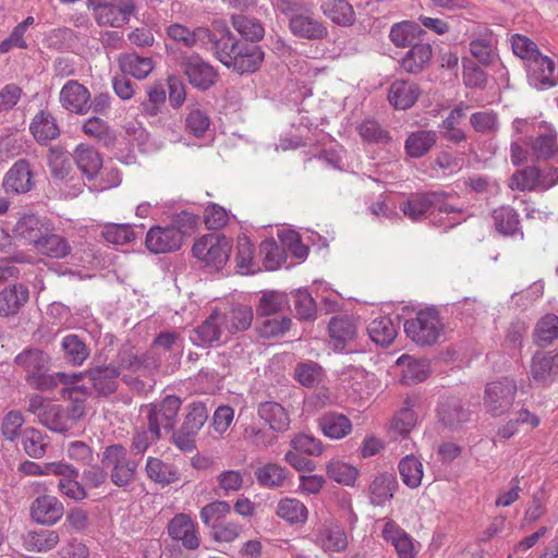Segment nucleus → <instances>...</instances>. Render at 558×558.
<instances>
[{
	"instance_id": "nucleus-1",
	"label": "nucleus",
	"mask_w": 558,
	"mask_h": 558,
	"mask_svg": "<svg viewBox=\"0 0 558 558\" xmlns=\"http://www.w3.org/2000/svg\"><path fill=\"white\" fill-rule=\"evenodd\" d=\"M14 363L26 372L27 384L36 390H51L59 384H74L80 378V375L63 372L47 374L50 357L39 349L22 351L15 356Z\"/></svg>"
},
{
	"instance_id": "nucleus-10",
	"label": "nucleus",
	"mask_w": 558,
	"mask_h": 558,
	"mask_svg": "<svg viewBox=\"0 0 558 558\" xmlns=\"http://www.w3.org/2000/svg\"><path fill=\"white\" fill-rule=\"evenodd\" d=\"M181 66L189 82L199 89H208L216 81L217 73L215 69L198 54L183 58Z\"/></svg>"
},
{
	"instance_id": "nucleus-12",
	"label": "nucleus",
	"mask_w": 558,
	"mask_h": 558,
	"mask_svg": "<svg viewBox=\"0 0 558 558\" xmlns=\"http://www.w3.org/2000/svg\"><path fill=\"white\" fill-rule=\"evenodd\" d=\"M64 513L63 504L52 495L37 497L31 506V515L39 524L53 525Z\"/></svg>"
},
{
	"instance_id": "nucleus-41",
	"label": "nucleus",
	"mask_w": 558,
	"mask_h": 558,
	"mask_svg": "<svg viewBox=\"0 0 558 558\" xmlns=\"http://www.w3.org/2000/svg\"><path fill=\"white\" fill-rule=\"evenodd\" d=\"M323 13L333 23L350 26L355 21L352 5L347 0H331L322 4Z\"/></svg>"
},
{
	"instance_id": "nucleus-64",
	"label": "nucleus",
	"mask_w": 558,
	"mask_h": 558,
	"mask_svg": "<svg viewBox=\"0 0 558 558\" xmlns=\"http://www.w3.org/2000/svg\"><path fill=\"white\" fill-rule=\"evenodd\" d=\"M511 47L513 53L525 60L526 64L541 54L537 45L524 35H512Z\"/></svg>"
},
{
	"instance_id": "nucleus-27",
	"label": "nucleus",
	"mask_w": 558,
	"mask_h": 558,
	"mask_svg": "<svg viewBox=\"0 0 558 558\" xmlns=\"http://www.w3.org/2000/svg\"><path fill=\"white\" fill-rule=\"evenodd\" d=\"M220 314H211L202 325L193 330L191 341L198 347H208L219 341L222 335Z\"/></svg>"
},
{
	"instance_id": "nucleus-3",
	"label": "nucleus",
	"mask_w": 558,
	"mask_h": 558,
	"mask_svg": "<svg viewBox=\"0 0 558 558\" xmlns=\"http://www.w3.org/2000/svg\"><path fill=\"white\" fill-rule=\"evenodd\" d=\"M101 464L109 470L111 482L121 488H128L136 478L138 463L129 457L122 445H110L105 448Z\"/></svg>"
},
{
	"instance_id": "nucleus-18",
	"label": "nucleus",
	"mask_w": 558,
	"mask_h": 558,
	"mask_svg": "<svg viewBox=\"0 0 558 558\" xmlns=\"http://www.w3.org/2000/svg\"><path fill=\"white\" fill-rule=\"evenodd\" d=\"M169 535L190 550H194L199 546L196 526L191 518L186 514H177L168 524Z\"/></svg>"
},
{
	"instance_id": "nucleus-29",
	"label": "nucleus",
	"mask_w": 558,
	"mask_h": 558,
	"mask_svg": "<svg viewBox=\"0 0 558 558\" xmlns=\"http://www.w3.org/2000/svg\"><path fill=\"white\" fill-rule=\"evenodd\" d=\"M223 328L233 333L243 331L251 327L253 320V310L245 304H234L229 312L220 315Z\"/></svg>"
},
{
	"instance_id": "nucleus-62",
	"label": "nucleus",
	"mask_w": 558,
	"mask_h": 558,
	"mask_svg": "<svg viewBox=\"0 0 558 558\" xmlns=\"http://www.w3.org/2000/svg\"><path fill=\"white\" fill-rule=\"evenodd\" d=\"M326 471L329 478L347 486L353 485L357 476V470L342 461L329 462Z\"/></svg>"
},
{
	"instance_id": "nucleus-55",
	"label": "nucleus",
	"mask_w": 558,
	"mask_h": 558,
	"mask_svg": "<svg viewBox=\"0 0 558 558\" xmlns=\"http://www.w3.org/2000/svg\"><path fill=\"white\" fill-rule=\"evenodd\" d=\"M495 227L498 232L513 235L519 231V215L509 206H501L493 211Z\"/></svg>"
},
{
	"instance_id": "nucleus-21",
	"label": "nucleus",
	"mask_w": 558,
	"mask_h": 558,
	"mask_svg": "<svg viewBox=\"0 0 558 558\" xmlns=\"http://www.w3.org/2000/svg\"><path fill=\"white\" fill-rule=\"evenodd\" d=\"M442 193L430 192L412 195L400 205V210L413 221L421 220L426 213L440 203Z\"/></svg>"
},
{
	"instance_id": "nucleus-9",
	"label": "nucleus",
	"mask_w": 558,
	"mask_h": 558,
	"mask_svg": "<svg viewBox=\"0 0 558 558\" xmlns=\"http://www.w3.org/2000/svg\"><path fill=\"white\" fill-rule=\"evenodd\" d=\"M183 244V231L175 227H151L145 239L147 250L154 254H165L179 250Z\"/></svg>"
},
{
	"instance_id": "nucleus-5",
	"label": "nucleus",
	"mask_w": 558,
	"mask_h": 558,
	"mask_svg": "<svg viewBox=\"0 0 558 558\" xmlns=\"http://www.w3.org/2000/svg\"><path fill=\"white\" fill-rule=\"evenodd\" d=\"M231 248L232 244L227 236L210 233L198 239L192 252L205 266L219 270L229 260Z\"/></svg>"
},
{
	"instance_id": "nucleus-60",
	"label": "nucleus",
	"mask_w": 558,
	"mask_h": 558,
	"mask_svg": "<svg viewBox=\"0 0 558 558\" xmlns=\"http://www.w3.org/2000/svg\"><path fill=\"white\" fill-rule=\"evenodd\" d=\"M208 420V409L201 401H195L186 407V413L182 426L196 434L202 429Z\"/></svg>"
},
{
	"instance_id": "nucleus-44",
	"label": "nucleus",
	"mask_w": 558,
	"mask_h": 558,
	"mask_svg": "<svg viewBox=\"0 0 558 558\" xmlns=\"http://www.w3.org/2000/svg\"><path fill=\"white\" fill-rule=\"evenodd\" d=\"M288 475V469L277 463H267L255 471L257 483L267 488L283 486Z\"/></svg>"
},
{
	"instance_id": "nucleus-15",
	"label": "nucleus",
	"mask_w": 558,
	"mask_h": 558,
	"mask_svg": "<svg viewBox=\"0 0 558 558\" xmlns=\"http://www.w3.org/2000/svg\"><path fill=\"white\" fill-rule=\"evenodd\" d=\"M315 542L326 553H338L347 548L348 536L340 524L326 520L318 529Z\"/></svg>"
},
{
	"instance_id": "nucleus-50",
	"label": "nucleus",
	"mask_w": 558,
	"mask_h": 558,
	"mask_svg": "<svg viewBox=\"0 0 558 558\" xmlns=\"http://www.w3.org/2000/svg\"><path fill=\"white\" fill-rule=\"evenodd\" d=\"M288 305L287 295L277 291L264 292L256 307L258 318L269 317L281 312Z\"/></svg>"
},
{
	"instance_id": "nucleus-24",
	"label": "nucleus",
	"mask_w": 558,
	"mask_h": 558,
	"mask_svg": "<svg viewBox=\"0 0 558 558\" xmlns=\"http://www.w3.org/2000/svg\"><path fill=\"white\" fill-rule=\"evenodd\" d=\"M257 414L274 432L283 433L289 429L290 416L278 402L266 401L259 403Z\"/></svg>"
},
{
	"instance_id": "nucleus-48",
	"label": "nucleus",
	"mask_w": 558,
	"mask_h": 558,
	"mask_svg": "<svg viewBox=\"0 0 558 558\" xmlns=\"http://www.w3.org/2000/svg\"><path fill=\"white\" fill-rule=\"evenodd\" d=\"M399 473L408 487L416 488L423 478V464L413 454L407 456L399 462Z\"/></svg>"
},
{
	"instance_id": "nucleus-40",
	"label": "nucleus",
	"mask_w": 558,
	"mask_h": 558,
	"mask_svg": "<svg viewBox=\"0 0 558 558\" xmlns=\"http://www.w3.org/2000/svg\"><path fill=\"white\" fill-rule=\"evenodd\" d=\"M74 159L78 169L88 180H93L102 166L100 155L89 146L80 145L75 149Z\"/></svg>"
},
{
	"instance_id": "nucleus-6",
	"label": "nucleus",
	"mask_w": 558,
	"mask_h": 558,
	"mask_svg": "<svg viewBox=\"0 0 558 558\" xmlns=\"http://www.w3.org/2000/svg\"><path fill=\"white\" fill-rule=\"evenodd\" d=\"M181 399L169 395L160 402L147 404L144 407V412L147 417V426L158 436L161 430L172 432L175 424L179 410L181 408Z\"/></svg>"
},
{
	"instance_id": "nucleus-34",
	"label": "nucleus",
	"mask_w": 558,
	"mask_h": 558,
	"mask_svg": "<svg viewBox=\"0 0 558 558\" xmlns=\"http://www.w3.org/2000/svg\"><path fill=\"white\" fill-rule=\"evenodd\" d=\"M437 142L435 131L420 130L411 133L404 144L407 154L412 158L426 155Z\"/></svg>"
},
{
	"instance_id": "nucleus-28",
	"label": "nucleus",
	"mask_w": 558,
	"mask_h": 558,
	"mask_svg": "<svg viewBox=\"0 0 558 558\" xmlns=\"http://www.w3.org/2000/svg\"><path fill=\"white\" fill-rule=\"evenodd\" d=\"M432 54V46L429 44H415L400 60V66L408 73L417 74L428 65Z\"/></svg>"
},
{
	"instance_id": "nucleus-38",
	"label": "nucleus",
	"mask_w": 558,
	"mask_h": 558,
	"mask_svg": "<svg viewBox=\"0 0 558 558\" xmlns=\"http://www.w3.org/2000/svg\"><path fill=\"white\" fill-rule=\"evenodd\" d=\"M369 338L378 345L388 347L397 337V328L390 317L380 316L367 326Z\"/></svg>"
},
{
	"instance_id": "nucleus-26",
	"label": "nucleus",
	"mask_w": 558,
	"mask_h": 558,
	"mask_svg": "<svg viewBox=\"0 0 558 558\" xmlns=\"http://www.w3.org/2000/svg\"><path fill=\"white\" fill-rule=\"evenodd\" d=\"M28 289L23 284H14L0 292V316L15 315L28 301Z\"/></svg>"
},
{
	"instance_id": "nucleus-20",
	"label": "nucleus",
	"mask_w": 558,
	"mask_h": 558,
	"mask_svg": "<svg viewBox=\"0 0 558 558\" xmlns=\"http://www.w3.org/2000/svg\"><path fill=\"white\" fill-rule=\"evenodd\" d=\"M120 374L119 367L113 363L97 366L87 372L89 381L100 396H108L117 390Z\"/></svg>"
},
{
	"instance_id": "nucleus-22",
	"label": "nucleus",
	"mask_w": 558,
	"mask_h": 558,
	"mask_svg": "<svg viewBox=\"0 0 558 558\" xmlns=\"http://www.w3.org/2000/svg\"><path fill=\"white\" fill-rule=\"evenodd\" d=\"M231 35L230 29L225 26L219 37L207 27H196L193 29V47L199 46L201 48L207 49L219 60V52L227 49Z\"/></svg>"
},
{
	"instance_id": "nucleus-49",
	"label": "nucleus",
	"mask_w": 558,
	"mask_h": 558,
	"mask_svg": "<svg viewBox=\"0 0 558 558\" xmlns=\"http://www.w3.org/2000/svg\"><path fill=\"white\" fill-rule=\"evenodd\" d=\"M415 399L408 397L403 401L400 411L395 415L391 421V428L400 435L409 434L415 426L417 416L413 411Z\"/></svg>"
},
{
	"instance_id": "nucleus-13",
	"label": "nucleus",
	"mask_w": 558,
	"mask_h": 558,
	"mask_svg": "<svg viewBox=\"0 0 558 558\" xmlns=\"http://www.w3.org/2000/svg\"><path fill=\"white\" fill-rule=\"evenodd\" d=\"M526 65L529 82L533 87L544 89L557 84L555 62L550 58L541 53Z\"/></svg>"
},
{
	"instance_id": "nucleus-37",
	"label": "nucleus",
	"mask_w": 558,
	"mask_h": 558,
	"mask_svg": "<svg viewBox=\"0 0 558 558\" xmlns=\"http://www.w3.org/2000/svg\"><path fill=\"white\" fill-rule=\"evenodd\" d=\"M398 365H402V380L405 384L424 381L430 372L428 360H414L409 355H402L397 360Z\"/></svg>"
},
{
	"instance_id": "nucleus-33",
	"label": "nucleus",
	"mask_w": 558,
	"mask_h": 558,
	"mask_svg": "<svg viewBox=\"0 0 558 558\" xmlns=\"http://www.w3.org/2000/svg\"><path fill=\"white\" fill-rule=\"evenodd\" d=\"M59 541L57 531H31L23 537V546L28 551L46 553L53 549Z\"/></svg>"
},
{
	"instance_id": "nucleus-53",
	"label": "nucleus",
	"mask_w": 558,
	"mask_h": 558,
	"mask_svg": "<svg viewBox=\"0 0 558 558\" xmlns=\"http://www.w3.org/2000/svg\"><path fill=\"white\" fill-rule=\"evenodd\" d=\"M22 445L27 456L40 459L49 445L47 436L35 428H26L22 436Z\"/></svg>"
},
{
	"instance_id": "nucleus-42",
	"label": "nucleus",
	"mask_w": 558,
	"mask_h": 558,
	"mask_svg": "<svg viewBox=\"0 0 558 558\" xmlns=\"http://www.w3.org/2000/svg\"><path fill=\"white\" fill-rule=\"evenodd\" d=\"M397 487V481L390 473L377 475L369 485L371 501L373 505L380 506L393 496Z\"/></svg>"
},
{
	"instance_id": "nucleus-39",
	"label": "nucleus",
	"mask_w": 558,
	"mask_h": 558,
	"mask_svg": "<svg viewBox=\"0 0 558 558\" xmlns=\"http://www.w3.org/2000/svg\"><path fill=\"white\" fill-rule=\"evenodd\" d=\"M119 66L124 74L143 80L153 71L154 61L148 57L129 53L119 58Z\"/></svg>"
},
{
	"instance_id": "nucleus-59",
	"label": "nucleus",
	"mask_w": 558,
	"mask_h": 558,
	"mask_svg": "<svg viewBox=\"0 0 558 558\" xmlns=\"http://www.w3.org/2000/svg\"><path fill=\"white\" fill-rule=\"evenodd\" d=\"M104 239L114 245H124L135 239L133 228L129 223H107L101 230Z\"/></svg>"
},
{
	"instance_id": "nucleus-31",
	"label": "nucleus",
	"mask_w": 558,
	"mask_h": 558,
	"mask_svg": "<svg viewBox=\"0 0 558 558\" xmlns=\"http://www.w3.org/2000/svg\"><path fill=\"white\" fill-rule=\"evenodd\" d=\"M34 247L38 254L57 259L71 253L69 242L61 235L51 233L49 228Z\"/></svg>"
},
{
	"instance_id": "nucleus-36",
	"label": "nucleus",
	"mask_w": 558,
	"mask_h": 558,
	"mask_svg": "<svg viewBox=\"0 0 558 558\" xmlns=\"http://www.w3.org/2000/svg\"><path fill=\"white\" fill-rule=\"evenodd\" d=\"M29 130L39 143L51 141L60 133L54 118L47 111H40L34 117Z\"/></svg>"
},
{
	"instance_id": "nucleus-58",
	"label": "nucleus",
	"mask_w": 558,
	"mask_h": 558,
	"mask_svg": "<svg viewBox=\"0 0 558 558\" xmlns=\"http://www.w3.org/2000/svg\"><path fill=\"white\" fill-rule=\"evenodd\" d=\"M77 478L78 470L73 466V474H66V476L59 480L58 489L64 497L74 501H82L87 498V492Z\"/></svg>"
},
{
	"instance_id": "nucleus-17",
	"label": "nucleus",
	"mask_w": 558,
	"mask_h": 558,
	"mask_svg": "<svg viewBox=\"0 0 558 558\" xmlns=\"http://www.w3.org/2000/svg\"><path fill=\"white\" fill-rule=\"evenodd\" d=\"M48 228V223L38 216L26 214L16 221L13 235L16 240L35 246Z\"/></svg>"
},
{
	"instance_id": "nucleus-23",
	"label": "nucleus",
	"mask_w": 558,
	"mask_h": 558,
	"mask_svg": "<svg viewBox=\"0 0 558 558\" xmlns=\"http://www.w3.org/2000/svg\"><path fill=\"white\" fill-rule=\"evenodd\" d=\"M420 94L417 84L410 81H396L390 86L388 100L396 109L405 110L416 102Z\"/></svg>"
},
{
	"instance_id": "nucleus-14",
	"label": "nucleus",
	"mask_w": 558,
	"mask_h": 558,
	"mask_svg": "<svg viewBox=\"0 0 558 558\" xmlns=\"http://www.w3.org/2000/svg\"><path fill=\"white\" fill-rule=\"evenodd\" d=\"M532 378L539 385H550L558 378V351L536 352L531 362Z\"/></svg>"
},
{
	"instance_id": "nucleus-54",
	"label": "nucleus",
	"mask_w": 558,
	"mask_h": 558,
	"mask_svg": "<svg viewBox=\"0 0 558 558\" xmlns=\"http://www.w3.org/2000/svg\"><path fill=\"white\" fill-rule=\"evenodd\" d=\"M39 422L56 433L70 430V424H68L65 417V409L58 404L50 403L46 407V410L40 413Z\"/></svg>"
},
{
	"instance_id": "nucleus-16",
	"label": "nucleus",
	"mask_w": 558,
	"mask_h": 558,
	"mask_svg": "<svg viewBox=\"0 0 558 558\" xmlns=\"http://www.w3.org/2000/svg\"><path fill=\"white\" fill-rule=\"evenodd\" d=\"M308 12L295 14L289 20V28L294 36L308 40H320L328 35L327 27Z\"/></svg>"
},
{
	"instance_id": "nucleus-19",
	"label": "nucleus",
	"mask_w": 558,
	"mask_h": 558,
	"mask_svg": "<svg viewBox=\"0 0 558 558\" xmlns=\"http://www.w3.org/2000/svg\"><path fill=\"white\" fill-rule=\"evenodd\" d=\"M3 186L7 192L26 193L34 186L31 165L25 159L17 160L8 171Z\"/></svg>"
},
{
	"instance_id": "nucleus-63",
	"label": "nucleus",
	"mask_w": 558,
	"mask_h": 558,
	"mask_svg": "<svg viewBox=\"0 0 558 558\" xmlns=\"http://www.w3.org/2000/svg\"><path fill=\"white\" fill-rule=\"evenodd\" d=\"M295 377L305 387H315L322 383L323 368L315 362H306L295 367Z\"/></svg>"
},
{
	"instance_id": "nucleus-4",
	"label": "nucleus",
	"mask_w": 558,
	"mask_h": 558,
	"mask_svg": "<svg viewBox=\"0 0 558 558\" xmlns=\"http://www.w3.org/2000/svg\"><path fill=\"white\" fill-rule=\"evenodd\" d=\"M407 336L418 345L436 343L444 331L438 312L432 308L420 311L414 318L404 323Z\"/></svg>"
},
{
	"instance_id": "nucleus-25",
	"label": "nucleus",
	"mask_w": 558,
	"mask_h": 558,
	"mask_svg": "<svg viewBox=\"0 0 558 558\" xmlns=\"http://www.w3.org/2000/svg\"><path fill=\"white\" fill-rule=\"evenodd\" d=\"M469 411L454 398L442 401L438 407L439 422L448 429H457L469 420Z\"/></svg>"
},
{
	"instance_id": "nucleus-43",
	"label": "nucleus",
	"mask_w": 558,
	"mask_h": 558,
	"mask_svg": "<svg viewBox=\"0 0 558 558\" xmlns=\"http://www.w3.org/2000/svg\"><path fill=\"white\" fill-rule=\"evenodd\" d=\"M328 329L337 349H342L344 343L351 341L356 335V325L348 316L333 317L329 323Z\"/></svg>"
},
{
	"instance_id": "nucleus-30",
	"label": "nucleus",
	"mask_w": 558,
	"mask_h": 558,
	"mask_svg": "<svg viewBox=\"0 0 558 558\" xmlns=\"http://www.w3.org/2000/svg\"><path fill=\"white\" fill-rule=\"evenodd\" d=\"M318 422L324 435L331 439L344 438L352 430L350 418L341 413H325Z\"/></svg>"
},
{
	"instance_id": "nucleus-61",
	"label": "nucleus",
	"mask_w": 558,
	"mask_h": 558,
	"mask_svg": "<svg viewBox=\"0 0 558 558\" xmlns=\"http://www.w3.org/2000/svg\"><path fill=\"white\" fill-rule=\"evenodd\" d=\"M258 325L257 332L262 338L271 339L283 336L291 327L289 317H264Z\"/></svg>"
},
{
	"instance_id": "nucleus-47",
	"label": "nucleus",
	"mask_w": 558,
	"mask_h": 558,
	"mask_svg": "<svg viewBox=\"0 0 558 558\" xmlns=\"http://www.w3.org/2000/svg\"><path fill=\"white\" fill-rule=\"evenodd\" d=\"M48 166L52 178L54 180L63 181L72 169L71 156L61 147H51L49 149Z\"/></svg>"
},
{
	"instance_id": "nucleus-2",
	"label": "nucleus",
	"mask_w": 558,
	"mask_h": 558,
	"mask_svg": "<svg viewBox=\"0 0 558 558\" xmlns=\"http://www.w3.org/2000/svg\"><path fill=\"white\" fill-rule=\"evenodd\" d=\"M264 60V51L254 44L241 43L231 35L227 49L219 52V61L239 74L257 71Z\"/></svg>"
},
{
	"instance_id": "nucleus-32",
	"label": "nucleus",
	"mask_w": 558,
	"mask_h": 558,
	"mask_svg": "<svg viewBox=\"0 0 558 558\" xmlns=\"http://www.w3.org/2000/svg\"><path fill=\"white\" fill-rule=\"evenodd\" d=\"M145 472L151 482L160 485H170L179 480L178 471L172 464L155 457L147 458Z\"/></svg>"
},
{
	"instance_id": "nucleus-45",
	"label": "nucleus",
	"mask_w": 558,
	"mask_h": 558,
	"mask_svg": "<svg viewBox=\"0 0 558 558\" xmlns=\"http://www.w3.org/2000/svg\"><path fill=\"white\" fill-rule=\"evenodd\" d=\"M61 348L64 359L73 365H82L89 355V350L76 335H68L62 339Z\"/></svg>"
},
{
	"instance_id": "nucleus-51",
	"label": "nucleus",
	"mask_w": 558,
	"mask_h": 558,
	"mask_svg": "<svg viewBox=\"0 0 558 558\" xmlns=\"http://www.w3.org/2000/svg\"><path fill=\"white\" fill-rule=\"evenodd\" d=\"M558 337V316L546 314L536 324L534 329L535 343L539 347L550 344Z\"/></svg>"
},
{
	"instance_id": "nucleus-7",
	"label": "nucleus",
	"mask_w": 558,
	"mask_h": 558,
	"mask_svg": "<svg viewBox=\"0 0 558 558\" xmlns=\"http://www.w3.org/2000/svg\"><path fill=\"white\" fill-rule=\"evenodd\" d=\"M517 388L515 380L509 377L489 383L484 396V405L487 412L494 416L507 413L514 401Z\"/></svg>"
},
{
	"instance_id": "nucleus-35",
	"label": "nucleus",
	"mask_w": 558,
	"mask_h": 558,
	"mask_svg": "<svg viewBox=\"0 0 558 558\" xmlns=\"http://www.w3.org/2000/svg\"><path fill=\"white\" fill-rule=\"evenodd\" d=\"M117 366L120 368L130 369L133 372L141 371L142 368H157L158 363L155 359L148 355L138 356L134 348L123 345L120 348L117 355Z\"/></svg>"
},
{
	"instance_id": "nucleus-56",
	"label": "nucleus",
	"mask_w": 558,
	"mask_h": 558,
	"mask_svg": "<svg viewBox=\"0 0 558 558\" xmlns=\"http://www.w3.org/2000/svg\"><path fill=\"white\" fill-rule=\"evenodd\" d=\"M470 124L477 133L495 135L499 130V118L493 110L477 111L471 114Z\"/></svg>"
},
{
	"instance_id": "nucleus-57",
	"label": "nucleus",
	"mask_w": 558,
	"mask_h": 558,
	"mask_svg": "<svg viewBox=\"0 0 558 558\" xmlns=\"http://www.w3.org/2000/svg\"><path fill=\"white\" fill-rule=\"evenodd\" d=\"M232 25L241 36L252 43L260 40L265 34L263 25L257 20L244 15H233Z\"/></svg>"
},
{
	"instance_id": "nucleus-46",
	"label": "nucleus",
	"mask_w": 558,
	"mask_h": 558,
	"mask_svg": "<svg viewBox=\"0 0 558 558\" xmlns=\"http://www.w3.org/2000/svg\"><path fill=\"white\" fill-rule=\"evenodd\" d=\"M279 518L291 523H303L307 519V509L303 502L295 498L281 499L276 509Z\"/></svg>"
},
{
	"instance_id": "nucleus-11",
	"label": "nucleus",
	"mask_w": 558,
	"mask_h": 558,
	"mask_svg": "<svg viewBox=\"0 0 558 558\" xmlns=\"http://www.w3.org/2000/svg\"><path fill=\"white\" fill-rule=\"evenodd\" d=\"M61 106L76 114L84 116L90 110V93L77 81H69L60 92Z\"/></svg>"
},
{
	"instance_id": "nucleus-8",
	"label": "nucleus",
	"mask_w": 558,
	"mask_h": 558,
	"mask_svg": "<svg viewBox=\"0 0 558 558\" xmlns=\"http://www.w3.org/2000/svg\"><path fill=\"white\" fill-rule=\"evenodd\" d=\"M99 25L121 27L134 13L133 0H89Z\"/></svg>"
},
{
	"instance_id": "nucleus-52",
	"label": "nucleus",
	"mask_w": 558,
	"mask_h": 558,
	"mask_svg": "<svg viewBox=\"0 0 558 558\" xmlns=\"http://www.w3.org/2000/svg\"><path fill=\"white\" fill-rule=\"evenodd\" d=\"M509 187L518 191L541 190L538 167L530 166L515 171L509 180Z\"/></svg>"
}]
</instances>
